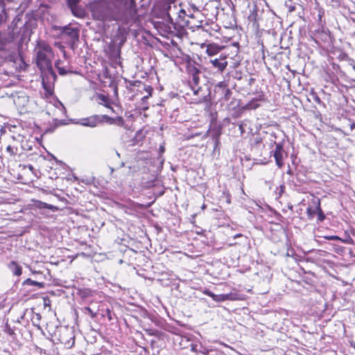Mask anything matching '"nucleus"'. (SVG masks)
Instances as JSON below:
<instances>
[{
  "label": "nucleus",
  "mask_w": 355,
  "mask_h": 355,
  "mask_svg": "<svg viewBox=\"0 0 355 355\" xmlns=\"http://www.w3.org/2000/svg\"><path fill=\"white\" fill-rule=\"evenodd\" d=\"M35 63L42 76V84L44 89L49 95L53 94L57 75L53 69L52 59L54 53L52 47L45 41L37 42L35 49Z\"/></svg>",
  "instance_id": "obj_1"
},
{
  "label": "nucleus",
  "mask_w": 355,
  "mask_h": 355,
  "mask_svg": "<svg viewBox=\"0 0 355 355\" xmlns=\"http://www.w3.org/2000/svg\"><path fill=\"white\" fill-rule=\"evenodd\" d=\"M94 17L100 21H112L115 19L112 6L105 1L96 3L92 8Z\"/></svg>",
  "instance_id": "obj_2"
},
{
  "label": "nucleus",
  "mask_w": 355,
  "mask_h": 355,
  "mask_svg": "<svg viewBox=\"0 0 355 355\" xmlns=\"http://www.w3.org/2000/svg\"><path fill=\"white\" fill-rule=\"evenodd\" d=\"M53 29L59 31L61 38L67 37L69 39V44L72 49H73V46L79 41L80 30L78 27H73L69 24L64 26H54Z\"/></svg>",
  "instance_id": "obj_3"
},
{
  "label": "nucleus",
  "mask_w": 355,
  "mask_h": 355,
  "mask_svg": "<svg viewBox=\"0 0 355 355\" xmlns=\"http://www.w3.org/2000/svg\"><path fill=\"white\" fill-rule=\"evenodd\" d=\"M187 72L189 74V83L193 92L194 95H199L202 91V88L198 86L200 83V75L201 71L193 64L187 66Z\"/></svg>",
  "instance_id": "obj_4"
},
{
  "label": "nucleus",
  "mask_w": 355,
  "mask_h": 355,
  "mask_svg": "<svg viewBox=\"0 0 355 355\" xmlns=\"http://www.w3.org/2000/svg\"><path fill=\"white\" fill-rule=\"evenodd\" d=\"M112 119L107 115H92L87 118L78 119L75 122L76 124H79L83 126L90 128L96 127L98 123L103 122L104 120L109 121Z\"/></svg>",
  "instance_id": "obj_5"
},
{
  "label": "nucleus",
  "mask_w": 355,
  "mask_h": 355,
  "mask_svg": "<svg viewBox=\"0 0 355 355\" xmlns=\"http://www.w3.org/2000/svg\"><path fill=\"white\" fill-rule=\"evenodd\" d=\"M60 342L64 345L65 348H71L75 343L73 331L69 329H63L60 334Z\"/></svg>",
  "instance_id": "obj_6"
},
{
  "label": "nucleus",
  "mask_w": 355,
  "mask_h": 355,
  "mask_svg": "<svg viewBox=\"0 0 355 355\" xmlns=\"http://www.w3.org/2000/svg\"><path fill=\"white\" fill-rule=\"evenodd\" d=\"M36 21L34 19H28L26 21L24 26L21 28V40H30V37L33 33V30L36 28Z\"/></svg>",
  "instance_id": "obj_7"
},
{
  "label": "nucleus",
  "mask_w": 355,
  "mask_h": 355,
  "mask_svg": "<svg viewBox=\"0 0 355 355\" xmlns=\"http://www.w3.org/2000/svg\"><path fill=\"white\" fill-rule=\"evenodd\" d=\"M209 62L211 64L214 68L218 71H223L227 65V57L220 53L216 57H210Z\"/></svg>",
  "instance_id": "obj_8"
},
{
  "label": "nucleus",
  "mask_w": 355,
  "mask_h": 355,
  "mask_svg": "<svg viewBox=\"0 0 355 355\" xmlns=\"http://www.w3.org/2000/svg\"><path fill=\"white\" fill-rule=\"evenodd\" d=\"M221 127L216 123L211 125L207 132L209 137H211L214 143V149L216 150L220 144V137L221 135Z\"/></svg>",
  "instance_id": "obj_9"
},
{
  "label": "nucleus",
  "mask_w": 355,
  "mask_h": 355,
  "mask_svg": "<svg viewBox=\"0 0 355 355\" xmlns=\"http://www.w3.org/2000/svg\"><path fill=\"white\" fill-rule=\"evenodd\" d=\"M80 0H67L68 6L72 14L79 18L85 17V10L78 6Z\"/></svg>",
  "instance_id": "obj_10"
},
{
  "label": "nucleus",
  "mask_w": 355,
  "mask_h": 355,
  "mask_svg": "<svg viewBox=\"0 0 355 355\" xmlns=\"http://www.w3.org/2000/svg\"><path fill=\"white\" fill-rule=\"evenodd\" d=\"M284 153V150L282 144H276L273 155L275 159L276 164L279 168L282 167L284 164V163H283Z\"/></svg>",
  "instance_id": "obj_11"
},
{
  "label": "nucleus",
  "mask_w": 355,
  "mask_h": 355,
  "mask_svg": "<svg viewBox=\"0 0 355 355\" xmlns=\"http://www.w3.org/2000/svg\"><path fill=\"white\" fill-rule=\"evenodd\" d=\"M14 0H0V8L1 12H0V22H5L7 21L8 16L6 8V3H12Z\"/></svg>",
  "instance_id": "obj_12"
},
{
  "label": "nucleus",
  "mask_w": 355,
  "mask_h": 355,
  "mask_svg": "<svg viewBox=\"0 0 355 355\" xmlns=\"http://www.w3.org/2000/svg\"><path fill=\"white\" fill-rule=\"evenodd\" d=\"M220 50H221V47H220L218 45L215 44H211L207 45L206 52L209 58L210 57L218 56Z\"/></svg>",
  "instance_id": "obj_13"
},
{
  "label": "nucleus",
  "mask_w": 355,
  "mask_h": 355,
  "mask_svg": "<svg viewBox=\"0 0 355 355\" xmlns=\"http://www.w3.org/2000/svg\"><path fill=\"white\" fill-rule=\"evenodd\" d=\"M8 267L14 275L20 276L22 273V268L16 261H10Z\"/></svg>",
  "instance_id": "obj_14"
},
{
  "label": "nucleus",
  "mask_w": 355,
  "mask_h": 355,
  "mask_svg": "<svg viewBox=\"0 0 355 355\" xmlns=\"http://www.w3.org/2000/svg\"><path fill=\"white\" fill-rule=\"evenodd\" d=\"M63 62L60 60H58L55 63V67L57 69L58 73L60 76H65L69 73H72L73 71L71 70L67 69L65 67L60 66L61 64H62Z\"/></svg>",
  "instance_id": "obj_15"
},
{
  "label": "nucleus",
  "mask_w": 355,
  "mask_h": 355,
  "mask_svg": "<svg viewBox=\"0 0 355 355\" xmlns=\"http://www.w3.org/2000/svg\"><path fill=\"white\" fill-rule=\"evenodd\" d=\"M22 285L24 286H36L39 288H42L44 287L45 283L43 282L35 281L30 278H28L23 282Z\"/></svg>",
  "instance_id": "obj_16"
},
{
  "label": "nucleus",
  "mask_w": 355,
  "mask_h": 355,
  "mask_svg": "<svg viewBox=\"0 0 355 355\" xmlns=\"http://www.w3.org/2000/svg\"><path fill=\"white\" fill-rule=\"evenodd\" d=\"M232 299L233 298L232 297V294H215L213 296V300L216 302H224L226 300H232Z\"/></svg>",
  "instance_id": "obj_17"
},
{
  "label": "nucleus",
  "mask_w": 355,
  "mask_h": 355,
  "mask_svg": "<svg viewBox=\"0 0 355 355\" xmlns=\"http://www.w3.org/2000/svg\"><path fill=\"white\" fill-rule=\"evenodd\" d=\"M316 210H317V214H318V222L323 221L325 218V215L323 213L322 210L321 209L320 200L319 199H318V200H317Z\"/></svg>",
  "instance_id": "obj_18"
},
{
  "label": "nucleus",
  "mask_w": 355,
  "mask_h": 355,
  "mask_svg": "<svg viewBox=\"0 0 355 355\" xmlns=\"http://www.w3.org/2000/svg\"><path fill=\"white\" fill-rule=\"evenodd\" d=\"M37 207L40 209H44V208L49 209H50L52 211H57L58 210V207H55L54 205H50V204L42 202V201H39L38 202Z\"/></svg>",
  "instance_id": "obj_19"
},
{
  "label": "nucleus",
  "mask_w": 355,
  "mask_h": 355,
  "mask_svg": "<svg viewBox=\"0 0 355 355\" xmlns=\"http://www.w3.org/2000/svg\"><path fill=\"white\" fill-rule=\"evenodd\" d=\"M97 98L99 101H101V103H103L104 106L110 108V110H112V111H114L113 108L109 105V98L107 96L102 94H98Z\"/></svg>",
  "instance_id": "obj_20"
},
{
  "label": "nucleus",
  "mask_w": 355,
  "mask_h": 355,
  "mask_svg": "<svg viewBox=\"0 0 355 355\" xmlns=\"http://www.w3.org/2000/svg\"><path fill=\"white\" fill-rule=\"evenodd\" d=\"M259 107V104L258 103L257 98L252 99L245 105V108L248 110H255Z\"/></svg>",
  "instance_id": "obj_21"
},
{
  "label": "nucleus",
  "mask_w": 355,
  "mask_h": 355,
  "mask_svg": "<svg viewBox=\"0 0 355 355\" xmlns=\"http://www.w3.org/2000/svg\"><path fill=\"white\" fill-rule=\"evenodd\" d=\"M83 311L84 314L89 315L92 318H94L97 315V311H94L93 309H92L89 306H85L83 309Z\"/></svg>",
  "instance_id": "obj_22"
},
{
  "label": "nucleus",
  "mask_w": 355,
  "mask_h": 355,
  "mask_svg": "<svg viewBox=\"0 0 355 355\" xmlns=\"http://www.w3.org/2000/svg\"><path fill=\"white\" fill-rule=\"evenodd\" d=\"M227 84L224 82H219L215 87V92H223L225 91V89H227Z\"/></svg>",
  "instance_id": "obj_23"
},
{
  "label": "nucleus",
  "mask_w": 355,
  "mask_h": 355,
  "mask_svg": "<svg viewBox=\"0 0 355 355\" xmlns=\"http://www.w3.org/2000/svg\"><path fill=\"white\" fill-rule=\"evenodd\" d=\"M316 213H317L316 207L315 209H313L312 207H309L306 209V214H307L309 219H310V220L313 218V217L315 216Z\"/></svg>",
  "instance_id": "obj_24"
},
{
  "label": "nucleus",
  "mask_w": 355,
  "mask_h": 355,
  "mask_svg": "<svg viewBox=\"0 0 355 355\" xmlns=\"http://www.w3.org/2000/svg\"><path fill=\"white\" fill-rule=\"evenodd\" d=\"M221 94L223 95V98L225 101H228L232 95V92L229 88H227V89H225L224 92H221Z\"/></svg>",
  "instance_id": "obj_25"
},
{
  "label": "nucleus",
  "mask_w": 355,
  "mask_h": 355,
  "mask_svg": "<svg viewBox=\"0 0 355 355\" xmlns=\"http://www.w3.org/2000/svg\"><path fill=\"white\" fill-rule=\"evenodd\" d=\"M209 352V349L203 347L202 345H199V350H198V353H200V354H202L205 355H208Z\"/></svg>",
  "instance_id": "obj_26"
},
{
  "label": "nucleus",
  "mask_w": 355,
  "mask_h": 355,
  "mask_svg": "<svg viewBox=\"0 0 355 355\" xmlns=\"http://www.w3.org/2000/svg\"><path fill=\"white\" fill-rule=\"evenodd\" d=\"M324 238L329 241H340L342 242H345L344 240H343L338 236H325Z\"/></svg>",
  "instance_id": "obj_27"
},
{
  "label": "nucleus",
  "mask_w": 355,
  "mask_h": 355,
  "mask_svg": "<svg viewBox=\"0 0 355 355\" xmlns=\"http://www.w3.org/2000/svg\"><path fill=\"white\" fill-rule=\"evenodd\" d=\"M114 315H115V314L112 313V311L109 309H106V313H105V316H106L110 321H112L113 320Z\"/></svg>",
  "instance_id": "obj_28"
},
{
  "label": "nucleus",
  "mask_w": 355,
  "mask_h": 355,
  "mask_svg": "<svg viewBox=\"0 0 355 355\" xmlns=\"http://www.w3.org/2000/svg\"><path fill=\"white\" fill-rule=\"evenodd\" d=\"M5 332L12 337L15 335L14 330L8 325L6 327Z\"/></svg>",
  "instance_id": "obj_29"
},
{
  "label": "nucleus",
  "mask_w": 355,
  "mask_h": 355,
  "mask_svg": "<svg viewBox=\"0 0 355 355\" xmlns=\"http://www.w3.org/2000/svg\"><path fill=\"white\" fill-rule=\"evenodd\" d=\"M191 351L195 353H198L199 350V345L194 343L190 344Z\"/></svg>",
  "instance_id": "obj_30"
},
{
  "label": "nucleus",
  "mask_w": 355,
  "mask_h": 355,
  "mask_svg": "<svg viewBox=\"0 0 355 355\" xmlns=\"http://www.w3.org/2000/svg\"><path fill=\"white\" fill-rule=\"evenodd\" d=\"M257 16L258 14L257 12H253L249 16V19L250 21H254V22H256L257 21Z\"/></svg>",
  "instance_id": "obj_31"
},
{
  "label": "nucleus",
  "mask_w": 355,
  "mask_h": 355,
  "mask_svg": "<svg viewBox=\"0 0 355 355\" xmlns=\"http://www.w3.org/2000/svg\"><path fill=\"white\" fill-rule=\"evenodd\" d=\"M6 150L11 155H13L15 154V153L14 152L13 150V148L11 146H8L7 148H6Z\"/></svg>",
  "instance_id": "obj_32"
},
{
  "label": "nucleus",
  "mask_w": 355,
  "mask_h": 355,
  "mask_svg": "<svg viewBox=\"0 0 355 355\" xmlns=\"http://www.w3.org/2000/svg\"><path fill=\"white\" fill-rule=\"evenodd\" d=\"M204 293L206 294L207 295L211 297L212 299H213V296L215 295L214 293H212L209 290H205Z\"/></svg>",
  "instance_id": "obj_33"
},
{
  "label": "nucleus",
  "mask_w": 355,
  "mask_h": 355,
  "mask_svg": "<svg viewBox=\"0 0 355 355\" xmlns=\"http://www.w3.org/2000/svg\"><path fill=\"white\" fill-rule=\"evenodd\" d=\"M286 6H288L289 12H292L295 10V7L294 6H292V5L288 6L286 4Z\"/></svg>",
  "instance_id": "obj_34"
},
{
  "label": "nucleus",
  "mask_w": 355,
  "mask_h": 355,
  "mask_svg": "<svg viewBox=\"0 0 355 355\" xmlns=\"http://www.w3.org/2000/svg\"><path fill=\"white\" fill-rule=\"evenodd\" d=\"M247 80H248V85H252L254 83L255 79L254 78H250L247 79Z\"/></svg>",
  "instance_id": "obj_35"
},
{
  "label": "nucleus",
  "mask_w": 355,
  "mask_h": 355,
  "mask_svg": "<svg viewBox=\"0 0 355 355\" xmlns=\"http://www.w3.org/2000/svg\"><path fill=\"white\" fill-rule=\"evenodd\" d=\"M167 21L171 24H173V19L169 12L167 13Z\"/></svg>",
  "instance_id": "obj_36"
},
{
  "label": "nucleus",
  "mask_w": 355,
  "mask_h": 355,
  "mask_svg": "<svg viewBox=\"0 0 355 355\" xmlns=\"http://www.w3.org/2000/svg\"><path fill=\"white\" fill-rule=\"evenodd\" d=\"M207 96L205 94H204L203 95H202V96H200V100L205 101V100H206V98H207Z\"/></svg>",
  "instance_id": "obj_37"
},
{
  "label": "nucleus",
  "mask_w": 355,
  "mask_h": 355,
  "mask_svg": "<svg viewBox=\"0 0 355 355\" xmlns=\"http://www.w3.org/2000/svg\"><path fill=\"white\" fill-rule=\"evenodd\" d=\"M33 273L34 275H42V273L39 272V271H33Z\"/></svg>",
  "instance_id": "obj_38"
},
{
  "label": "nucleus",
  "mask_w": 355,
  "mask_h": 355,
  "mask_svg": "<svg viewBox=\"0 0 355 355\" xmlns=\"http://www.w3.org/2000/svg\"><path fill=\"white\" fill-rule=\"evenodd\" d=\"M355 128V123H353L352 125H351V129H354Z\"/></svg>",
  "instance_id": "obj_39"
},
{
  "label": "nucleus",
  "mask_w": 355,
  "mask_h": 355,
  "mask_svg": "<svg viewBox=\"0 0 355 355\" xmlns=\"http://www.w3.org/2000/svg\"><path fill=\"white\" fill-rule=\"evenodd\" d=\"M180 13H183V14H185V11L182 9L180 10L179 11Z\"/></svg>",
  "instance_id": "obj_40"
},
{
  "label": "nucleus",
  "mask_w": 355,
  "mask_h": 355,
  "mask_svg": "<svg viewBox=\"0 0 355 355\" xmlns=\"http://www.w3.org/2000/svg\"><path fill=\"white\" fill-rule=\"evenodd\" d=\"M239 129L241 130V132H243L242 125H239Z\"/></svg>",
  "instance_id": "obj_41"
},
{
  "label": "nucleus",
  "mask_w": 355,
  "mask_h": 355,
  "mask_svg": "<svg viewBox=\"0 0 355 355\" xmlns=\"http://www.w3.org/2000/svg\"><path fill=\"white\" fill-rule=\"evenodd\" d=\"M124 166H125V163H124V162H121V163L120 164V166H121V167H123Z\"/></svg>",
  "instance_id": "obj_42"
},
{
  "label": "nucleus",
  "mask_w": 355,
  "mask_h": 355,
  "mask_svg": "<svg viewBox=\"0 0 355 355\" xmlns=\"http://www.w3.org/2000/svg\"><path fill=\"white\" fill-rule=\"evenodd\" d=\"M28 168L31 171L33 170V166L32 165H29Z\"/></svg>",
  "instance_id": "obj_43"
},
{
  "label": "nucleus",
  "mask_w": 355,
  "mask_h": 355,
  "mask_svg": "<svg viewBox=\"0 0 355 355\" xmlns=\"http://www.w3.org/2000/svg\"><path fill=\"white\" fill-rule=\"evenodd\" d=\"M239 236H241V234H236L234 238H237V237H239Z\"/></svg>",
  "instance_id": "obj_44"
},
{
  "label": "nucleus",
  "mask_w": 355,
  "mask_h": 355,
  "mask_svg": "<svg viewBox=\"0 0 355 355\" xmlns=\"http://www.w3.org/2000/svg\"><path fill=\"white\" fill-rule=\"evenodd\" d=\"M116 155L119 157H120V154H119L117 151H116Z\"/></svg>",
  "instance_id": "obj_45"
},
{
  "label": "nucleus",
  "mask_w": 355,
  "mask_h": 355,
  "mask_svg": "<svg viewBox=\"0 0 355 355\" xmlns=\"http://www.w3.org/2000/svg\"><path fill=\"white\" fill-rule=\"evenodd\" d=\"M111 173H113L114 168L112 167H110Z\"/></svg>",
  "instance_id": "obj_46"
},
{
  "label": "nucleus",
  "mask_w": 355,
  "mask_h": 355,
  "mask_svg": "<svg viewBox=\"0 0 355 355\" xmlns=\"http://www.w3.org/2000/svg\"><path fill=\"white\" fill-rule=\"evenodd\" d=\"M162 194H164V191H162V193H159V196H162Z\"/></svg>",
  "instance_id": "obj_47"
},
{
  "label": "nucleus",
  "mask_w": 355,
  "mask_h": 355,
  "mask_svg": "<svg viewBox=\"0 0 355 355\" xmlns=\"http://www.w3.org/2000/svg\"><path fill=\"white\" fill-rule=\"evenodd\" d=\"M116 1H123V0H116Z\"/></svg>",
  "instance_id": "obj_48"
}]
</instances>
